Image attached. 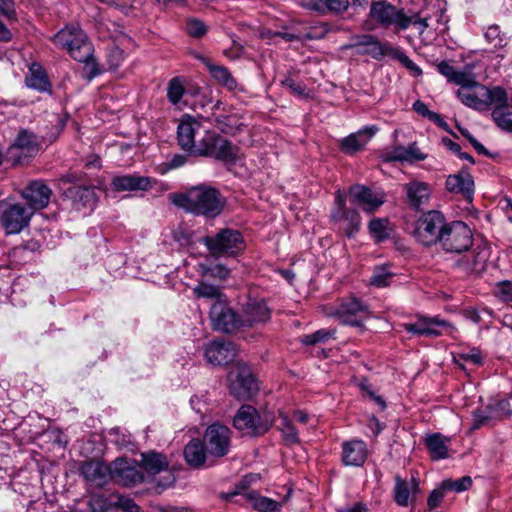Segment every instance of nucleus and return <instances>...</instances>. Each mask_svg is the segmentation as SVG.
<instances>
[{
	"instance_id": "nucleus-1",
	"label": "nucleus",
	"mask_w": 512,
	"mask_h": 512,
	"mask_svg": "<svg viewBox=\"0 0 512 512\" xmlns=\"http://www.w3.org/2000/svg\"><path fill=\"white\" fill-rule=\"evenodd\" d=\"M169 199L175 206L206 218L219 216L226 204L220 191L207 185L192 187L185 193H172Z\"/></svg>"
},
{
	"instance_id": "nucleus-2",
	"label": "nucleus",
	"mask_w": 512,
	"mask_h": 512,
	"mask_svg": "<svg viewBox=\"0 0 512 512\" xmlns=\"http://www.w3.org/2000/svg\"><path fill=\"white\" fill-rule=\"evenodd\" d=\"M342 50L357 49L361 55H369L373 59L380 61L385 57L397 60L405 68L413 73L414 76L422 74V70L416 65L407 54L399 47L393 46L390 42H381L372 34H357L350 38L349 43L341 47Z\"/></svg>"
},
{
	"instance_id": "nucleus-3",
	"label": "nucleus",
	"mask_w": 512,
	"mask_h": 512,
	"mask_svg": "<svg viewBox=\"0 0 512 512\" xmlns=\"http://www.w3.org/2000/svg\"><path fill=\"white\" fill-rule=\"evenodd\" d=\"M52 41L59 48L67 50L70 56L78 62L89 63L90 60H93V45L78 26L66 25L53 36Z\"/></svg>"
},
{
	"instance_id": "nucleus-4",
	"label": "nucleus",
	"mask_w": 512,
	"mask_h": 512,
	"mask_svg": "<svg viewBox=\"0 0 512 512\" xmlns=\"http://www.w3.org/2000/svg\"><path fill=\"white\" fill-rule=\"evenodd\" d=\"M59 181L63 184H71L64 190L63 195L70 202L72 209L86 214L96 208L98 195L95 186L80 184V176L73 172L61 175Z\"/></svg>"
},
{
	"instance_id": "nucleus-5",
	"label": "nucleus",
	"mask_w": 512,
	"mask_h": 512,
	"mask_svg": "<svg viewBox=\"0 0 512 512\" xmlns=\"http://www.w3.org/2000/svg\"><path fill=\"white\" fill-rule=\"evenodd\" d=\"M457 95L466 106L484 112L488 111L494 103L505 100V89L500 86L488 88L476 83L469 89H459Z\"/></svg>"
},
{
	"instance_id": "nucleus-6",
	"label": "nucleus",
	"mask_w": 512,
	"mask_h": 512,
	"mask_svg": "<svg viewBox=\"0 0 512 512\" xmlns=\"http://www.w3.org/2000/svg\"><path fill=\"white\" fill-rule=\"evenodd\" d=\"M446 225L447 221L441 212L430 210L417 219L413 235L424 246L438 245Z\"/></svg>"
},
{
	"instance_id": "nucleus-7",
	"label": "nucleus",
	"mask_w": 512,
	"mask_h": 512,
	"mask_svg": "<svg viewBox=\"0 0 512 512\" xmlns=\"http://www.w3.org/2000/svg\"><path fill=\"white\" fill-rule=\"evenodd\" d=\"M239 148L214 131H206L199 141L196 156L213 157L217 160L234 163L238 160Z\"/></svg>"
},
{
	"instance_id": "nucleus-8",
	"label": "nucleus",
	"mask_w": 512,
	"mask_h": 512,
	"mask_svg": "<svg viewBox=\"0 0 512 512\" xmlns=\"http://www.w3.org/2000/svg\"><path fill=\"white\" fill-rule=\"evenodd\" d=\"M272 413L264 411L259 413L250 405H243L234 417V427L245 434L259 436L265 434L274 423Z\"/></svg>"
},
{
	"instance_id": "nucleus-9",
	"label": "nucleus",
	"mask_w": 512,
	"mask_h": 512,
	"mask_svg": "<svg viewBox=\"0 0 512 512\" xmlns=\"http://www.w3.org/2000/svg\"><path fill=\"white\" fill-rule=\"evenodd\" d=\"M447 253L460 254L473 245V234L469 226L462 221L447 222L438 244Z\"/></svg>"
},
{
	"instance_id": "nucleus-10",
	"label": "nucleus",
	"mask_w": 512,
	"mask_h": 512,
	"mask_svg": "<svg viewBox=\"0 0 512 512\" xmlns=\"http://www.w3.org/2000/svg\"><path fill=\"white\" fill-rule=\"evenodd\" d=\"M330 219L337 229L349 238L353 237L360 229L361 216L357 210L346 207V195L341 190L335 192Z\"/></svg>"
},
{
	"instance_id": "nucleus-11",
	"label": "nucleus",
	"mask_w": 512,
	"mask_h": 512,
	"mask_svg": "<svg viewBox=\"0 0 512 512\" xmlns=\"http://www.w3.org/2000/svg\"><path fill=\"white\" fill-rule=\"evenodd\" d=\"M200 241L213 255L236 256L245 249L242 234L233 229H222L214 236L202 237Z\"/></svg>"
},
{
	"instance_id": "nucleus-12",
	"label": "nucleus",
	"mask_w": 512,
	"mask_h": 512,
	"mask_svg": "<svg viewBox=\"0 0 512 512\" xmlns=\"http://www.w3.org/2000/svg\"><path fill=\"white\" fill-rule=\"evenodd\" d=\"M34 211L20 203L0 202V223L6 234H18L30 223Z\"/></svg>"
},
{
	"instance_id": "nucleus-13",
	"label": "nucleus",
	"mask_w": 512,
	"mask_h": 512,
	"mask_svg": "<svg viewBox=\"0 0 512 512\" xmlns=\"http://www.w3.org/2000/svg\"><path fill=\"white\" fill-rule=\"evenodd\" d=\"M369 15L384 27L406 30L412 24V17L389 2H372Z\"/></svg>"
},
{
	"instance_id": "nucleus-14",
	"label": "nucleus",
	"mask_w": 512,
	"mask_h": 512,
	"mask_svg": "<svg viewBox=\"0 0 512 512\" xmlns=\"http://www.w3.org/2000/svg\"><path fill=\"white\" fill-rule=\"evenodd\" d=\"M231 435V430L221 423L208 426L203 436L208 455L217 458L226 456L231 447Z\"/></svg>"
},
{
	"instance_id": "nucleus-15",
	"label": "nucleus",
	"mask_w": 512,
	"mask_h": 512,
	"mask_svg": "<svg viewBox=\"0 0 512 512\" xmlns=\"http://www.w3.org/2000/svg\"><path fill=\"white\" fill-rule=\"evenodd\" d=\"M210 321L214 330L232 333L242 328L241 315H238L229 305L226 299L215 301L210 308Z\"/></svg>"
},
{
	"instance_id": "nucleus-16",
	"label": "nucleus",
	"mask_w": 512,
	"mask_h": 512,
	"mask_svg": "<svg viewBox=\"0 0 512 512\" xmlns=\"http://www.w3.org/2000/svg\"><path fill=\"white\" fill-rule=\"evenodd\" d=\"M334 315L342 325L362 328L364 320L370 317L371 312L368 305L351 297L341 301Z\"/></svg>"
},
{
	"instance_id": "nucleus-17",
	"label": "nucleus",
	"mask_w": 512,
	"mask_h": 512,
	"mask_svg": "<svg viewBox=\"0 0 512 512\" xmlns=\"http://www.w3.org/2000/svg\"><path fill=\"white\" fill-rule=\"evenodd\" d=\"M228 379L230 393L238 400H249L258 391V383L246 367L231 371Z\"/></svg>"
},
{
	"instance_id": "nucleus-18",
	"label": "nucleus",
	"mask_w": 512,
	"mask_h": 512,
	"mask_svg": "<svg viewBox=\"0 0 512 512\" xmlns=\"http://www.w3.org/2000/svg\"><path fill=\"white\" fill-rule=\"evenodd\" d=\"M202 127L195 117L185 114L181 117L177 127V143L188 155L196 156L199 143L195 142V135Z\"/></svg>"
},
{
	"instance_id": "nucleus-19",
	"label": "nucleus",
	"mask_w": 512,
	"mask_h": 512,
	"mask_svg": "<svg viewBox=\"0 0 512 512\" xmlns=\"http://www.w3.org/2000/svg\"><path fill=\"white\" fill-rule=\"evenodd\" d=\"M111 479L125 487H132L144 481V475L134 461L117 458L111 463Z\"/></svg>"
},
{
	"instance_id": "nucleus-20",
	"label": "nucleus",
	"mask_w": 512,
	"mask_h": 512,
	"mask_svg": "<svg viewBox=\"0 0 512 512\" xmlns=\"http://www.w3.org/2000/svg\"><path fill=\"white\" fill-rule=\"evenodd\" d=\"M79 474L89 486L102 488L111 480V464L99 460L83 461L79 466Z\"/></svg>"
},
{
	"instance_id": "nucleus-21",
	"label": "nucleus",
	"mask_w": 512,
	"mask_h": 512,
	"mask_svg": "<svg viewBox=\"0 0 512 512\" xmlns=\"http://www.w3.org/2000/svg\"><path fill=\"white\" fill-rule=\"evenodd\" d=\"M349 195L354 204L359 205L363 211L372 213L385 202V194L371 188L356 184L349 188Z\"/></svg>"
},
{
	"instance_id": "nucleus-22",
	"label": "nucleus",
	"mask_w": 512,
	"mask_h": 512,
	"mask_svg": "<svg viewBox=\"0 0 512 512\" xmlns=\"http://www.w3.org/2000/svg\"><path fill=\"white\" fill-rule=\"evenodd\" d=\"M236 354L237 349L232 342L220 339L210 342L204 351L206 360L214 366L226 365L232 362Z\"/></svg>"
},
{
	"instance_id": "nucleus-23",
	"label": "nucleus",
	"mask_w": 512,
	"mask_h": 512,
	"mask_svg": "<svg viewBox=\"0 0 512 512\" xmlns=\"http://www.w3.org/2000/svg\"><path fill=\"white\" fill-rule=\"evenodd\" d=\"M402 328L408 333L417 336L437 337L442 334L443 328H453L452 325L438 317H420L414 323H404Z\"/></svg>"
},
{
	"instance_id": "nucleus-24",
	"label": "nucleus",
	"mask_w": 512,
	"mask_h": 512,
	"mask_svg": "<svg viewBox=\"0 0 512 512\" xmlns=\"http://www.w3.org/2000/svg\"><path fill=\"white\" fill-rule=\"evenodd\" d=\"M38 151L36 136L27 130L21 131L8 149V155L15 163H23Z\"/></svg>"
},
{
	"instance_id": "nucleus-25",
	"label": "nucleus",
	"mask_w": 512,
	"mask_h": 512,
	"mask_svg": "<svg viewBox=\"0 0 512 512\" xmlns=\"http://www.w3.org/2000/svg\"><path fill=\"white\" fill-rule=\"evenodd\" d=\"M22 197L33 211L44 209L49 205L52 190L42 180L30 182L22 191Z\"/></svg>"
},
{
	"instance_id": "nucleus-26",
	"label": "nucleus",
	"mask_w": 512,
	"mask_h": 512,
	"mask_svg": "<svg viewBox=\"0 0 512 512\" xmlns=\"http://www.w3.org/2000/svg\"><path fill=\"white\" fill-rule=\"evenodd\" d=\"M271 318V311L263 300L250 299L242 309V327L265 323Z\"/></svg>"
},
{
	"instance_id": "nucleus-27",
	"label": "nucleus",
	"mask_w": 512,
	"mask_h": 512,
	"mask_svg": "<svg viewBox=\"0 0 512 512\" xmlns=\"http://www.w3.org/2000/svg\"><path fill=\"white\" fill-rule=\"evenodd\" d=\"M378 128L375 125L365 126L355 133L340 140V149L345 154H355L362 150L371 138L376 134Z\"/></svg>"
},
{
	"instance_id": "nucleus-28",
	"label": "nucleus",
	"mask_w": 512,
	"mask_h": 512,
	"mask_svg": "<svg viewBox=\"0 0 512 512\" xmlns=\"http://www.w3.org/2000/svg\"><path fill=\"white\" fill-rule=\"evenodd\" d=\"M380 158L383 162H414L422 161L426 155L422 153L415 143L410 144L407 148L403 146H393L386 148L381 152Z\"/></svg>"
},
{
	"instance_id": "nucleus-29",
	"label": "nucleus",
	"mask_w": 512,
	"mask_h": 512,
	"mask_svg": "<svg viewBox=\"0 0 512 512\" xmlns=\"http://www.w3.org/2000/svg\"><path fill=\"white\" fill-rule=\"evenodd\" d=\"M368 457L367 445L363 440L353 439L342 443V462L345 466H362Z\"/></svg>"
},
{
	"instance_id": "nucleus-30",
	"label": "nucleus",
	"mask_w": 512,
	"mask_h": 512,
	"mask_svg": "<svg viewBox=\"0 0 512 512\" xmlns=\"http://www.w3.org/2000/svg\"><path fill=\"white\" fill-rule=\"evenodd\" d=\"M197 58L205 65L210 76L219 85L228 91H236L239 89V84L227 67L214 64L210 59L204 56H197Z\"/></svg>"
},
{
	"instance_id": "nucleus-31",
	"label": "nucleus",
	"mask_w": 512,
	"mask_h": 512,
	"mask_svg": "<svg viewBox=\"0 0 512 512\" xmlns=\"http://www.w3.org/2000/svg\"><path fill=\"white\" fill-rule=\"evenodd\" d=\"M111 185L115 191H147L152 188V179L140 175H119L112 179Z\"/></svg>"
},
{
	"instance_id": "nucleus-32",
	"label": "nucleus",
	"mask_w": 512,
	"mask_h": 512,
	"mask_svg": "<svg viewBox=\"0 0 512 512\" xmlns=\"http://www.w3.org/2000/svg\"><path fill=\"white\" fill-rule=\"evenodd\" d=\"M446 188L450 192L462 194L466 199L472 200L474 181L467 171H460L458 174L448 176Z\"/></svg>"
},
{
	"instance_id": "nucleus-33",
	"label": "nucleus",
	"mask_w": 512,
	"mask_h": 512,
	"mask_svg": "<svg viewBox=\"0 0 512 512\" xmlns=\"http://www.w3.org/2000/svg\"><path fill=\"white\" fill-rule=\"evenodd\" d=\"M407 200L415 209H419L426 204L430 197V190L426 183L420 181H412L405 185Z\"/></svg>"
},
{
	"instance_id": "nucleus-34",
	"label": "nucleus",
	"mask_w": 512,
	"mask_h": 512,
	"mask_svg": "<svg viewBox=\"0 0 512 512\" xmlns=\"http://www.w3.org/2000/svg\"><path fill=\"white\" fill-rule=\"evenodd\" d=\"M491 113L492 119L496 125L507 132H512V105L508 103V94L505 91V100L494 103Z\"/></svg>"
},
{
	"instance_id": "nucleus-35",
	"label": "nucleus",
	"mask_w": 512,
	"mask_h": 512,
	"mask_svg": "<svg viewBox=\"0 0 512 512\" xmlns=\"http://www.w3.org/2000/svg\"><path fill=\"white\" fill-rule=\"evenodd\" d=\"M208 453L204 442L200 439H192L184 448V457L186 462L195 468L203 466Z\"/></svg>"
},
{
	"instance_id": "nucleus-36",
	"label": "nucleus",
	"mask_w": 512,
	"mask_h": 512,
	"mask_svg": "<svg viewBox=\"0 0 512 512\" xmlns=\"http://www.w3.org/2000/svg\"><path fill=\"white\" fill-rule=\"evenodd\" d=\"M186 92L185 79L180 76L173 77L167 83V99L177 109H182L184 106H186L187 103L183 99Z\"/></svg>"
},
{
	"instance_id": "nucleus-37",
	"label": "nucleus",
	"mask_w": 512,
	"mask_h": 512,
	"mask_svg": "<svg viewBox=\"0 0 512 512\" xmlns=\"http://www.w3.org/2000/svg\"><path fill=\"white\" fill-rule=\"evenodd\" d=\"M449 438L440 433H432L426 436L425 445L433 460H441L448 457Z\"/></svg>"
},
{
	"instance_id": "nucleus-38",
	"label": "nucleus",
	"mask_w": 512,
	"mask_h": 512,
	"mask_svg": "<svg viewBox=\"0 0 512 512\" xmlns=\"http://www.w3.org/2000/svg\"><path fill=\"white\" fill-rule=\"evenodd\" d=\"M141 466L150 475H156L167 470L169 463L162 453L150 451L141 454Z\"/></svg>"
},
{
	"instance_id": "nucleus-39",
	"label": "nucleus",
	"mask_w": 512,
	"mask_h": 512,
	"mask_svg": "<svg viewBox=\"0 0 512 512\" xmlns=\"http://www.w3.org/2000/svg\"><path fill=\"white\" fill-rule=\"evenodd\" d=\"M303 8L319 15H342L347 11L349 2H301Z\"/></svg>"
},
{
	"instance_id": "nucleus-40",
	"label": "nucleus",
	"mask_w": 512,
	"mask_h": 512,
	"mask_svg": "<svg viewBox=\"0 0 512 512\" xmlns=\"http://www.w3.org/2000/svg\"><path fill=\"white\" fill-rule=\"evenodd\" d=\"M25 82L27 87L35 89L39 92L48 91L50 88V82L46 72L38 63H32L30 65Z\"/></svg>"
},
{
	"instance_id": "nucleus-41",
	"label": "nucleus",
	"mask_w": 512,
	"mask_h": 512,
	"mask_svg": "<svg viewBox=\"0 0 512 512\" xmlns=\"http://www.w3.org/2000/svg\"><path fill=\"white\" fill-rule=\"evenodd\" d=\"M418 489V483L415 479H412L411 482H407L402 479L400 476L395 477V487H394V500L397 505L406 507L410 501L411 491L416 492Z\"/></svg>"
},
{
	"instance_id": "nucleus-42",
	"label": "nucleus",
	"mask_w": 512,
	"mask_h": 512,
	"mask_svg": "<svg viewBox=\"0 0 512 512\" xmlns=\"http://www.w3.org/2000/svg\"><path fill=\"white\" fill-rule=\"evenodd\" d=\"M248 498L252 507L259 512H279L282 508V503L262 496L255 491L249 492Z\"/></svg>"
},
{
	"instance_id": "nucleus-43",
	"label": "nucleus",
	"mask_w": 512,
	"mask_h": 512,
	"mask_svg": "<svg viewBox=\"0 0 512 512\" xmlns=\"http://www.w3.org/2000/svg\"><path fill=\"white\" fill-rule=\"evenodd\" d=\"M14 2H0V42H9L12 32L6 27L3 19L16 20Z\"/></svg>"
},
{
	"instance_id": "nucleus-44",
	"label": "nucleus",
	"mask_w": 512,
	"mask_h": 512,
	"mask_svg": "<svg viewBox=\"0 0 512 512\" xmlns=\"http://www.w3.org/2000/svg\"><path fill=\"white\" fill-rule=\"evenodd\" d=\"M193 293L197 298L215 299H226L220 288L212 284H208L204 281H200L194 288Z\"/></svg>"
},
{
	"instance_id": "nucleus-45",
	"label": "nucleus",
	"mask_w": 512,
	"mask_h": 512,
	"mask_svg": "<svg viewBox=\"0 0 512 512\" xmlns=\"http://www.w3.org/2000/svg\"><path fill=\"white\" fill-rule=\"evenodd\" d=\"M279 425L278 428L282 433L283 439L288 444H295L299 442L298 432L293 426L291 420L287 415L279 414Z\"/></svg>"
},
{
	"instance_id": "nucleus-46",
	"label": "nucleus",
	"mask_w": 512,
	"mask_h": 512,
	"mask_svg": "<svg viewBox=\"0 0 512 512\" xmlns=\"http://www.w3.org/2000/svg\"><path fill=\"white\" fill-rule=\"evenodd\" d=\"M281 85L289 89L290 93L298 98L309 97L310 91L307 86L303 82L297 81L290 74L286 75L284 79L281 80Z\"/></svg>"
},
{
	"instance_id": "nucleus-47",
	"label": "nucleus",
	"mask_w": 512,
	"mask_h": 512,
	"mask_svg": "<svg viewBox=\"0 0 512 512\" xmlns=\"http://www.w3.org/2000/svg\"><path fill=\"white\" fill-rule=\"evenodd\" d=\"M369 231L376 242H382L389 237L388 220L376 218L370 221Z\"/></svg>"
},
{
	"instance_id": "nucleus-48",
	"label": "nucleus",
	"mask_w": 512,
	"mask_h": 512,
	"mask_svg": "<svg viewBox=\"0 0 512 512\" xmlns=\"http://www.w3.org/2000/svg\"><path fill=\"white\" fill-rule=\"evenodd\" d=\"M393 277L394 274L388 268L377 267L369 280V284L378 288L386 287L391 283Z\"/></svg>"
},
{
	"instance_id": "nucleus-49",
	"label": "nucleus",
	"mask_w": 512,
	"mask_h": 512,
	"mask_svg": "<svg viewBox=\"0 0 512 512\" xmlns=\"http://www.w3.org/2000/svg\"><path fill=\"white\" fill-rule=\"evenodd\" d=\"M496 418L492 407L489 406L487 409H476L473 411V423L472 429L476 430L487 425L492 419Z\"/></svg>"
},
{
	"instance_id": "nucleus-50",
	"label": "nucleus",
	"mask_w": 512,
	"mask_h": 512,
	"mask_svg": "<svg viewBox=\"0 0 512 512\" xmlns=\"http://www.w3.org/2000/svg\"><path fill=\"white\" fill-rule=\"evenodd\" d=\"M108 441L116 445L119 449L128 447L131 444V436L120 428H112L108 432Z\"/></svg>"
},
{
	"instance_id": "nucleus-51",
	"label": "nucleus",
	"mask_w": 512,
	"mask_h": 512,
	"mask_svg": "<svg viewBox=\"0 0 512 512\" xmlns=\"http://www.w3.org/2000/svg\"><path fill=\"white\" fill-rule=\"evenodd\" d=\"M484 37L487 42L492 44L495 48H500L505 45L504 35L501 33L498 25H490L484 31Z\"/></svg>"
},
{
	"instance_id": "nucleus-52",
	"label": "nucleus",
	"mask_w": 512,
	"mask_h": 512,
	"mask_svg": "<svg viewBox=\"0 0 512 512\" xmlns=\"http://www.w3.org/2000/svg\"><path fill=\"white\" fill-rule=\"evenodd\" d=\"M413 109L419 115H421L423 117H427L429 120L437 123L438 125L446 126V123L443 121L441 116L436 112L430 111L428 109L427 105L423 101H421V100L415 101L413 103Z\"/></svg>"
},
{
	"instance_id": "nucleus-53",
	"label": "nucleus",
	"mask_w": 512,
	"mask_h": 512,
	"mask_svg": "<svg viewBox=\"0 0 512 512\" xmlns=\"http://www.w3.org/2000/svg\"><path fill=\"white\" fill-rule=\"evenodd\" d=\"M333 335L334 331L320 329L312 334L303 336L301 338V342L305 345H314L316 343L327 341L329 338H332Z\"/></svg>"
},
{
	"instance_id": "nucleus-54",
	"label": "nucleus",
	"mask_w": 512,
	"mask_h": 512,
	"mask_svg": "<svg viewBox=\"0 0 512 512\" xmlns=\"http://www.w3.org/2000/svg\"><path fill=\"white\" fill-rule=\"evenodd\" d=\"M201 274L203 276L225 280L228 278L230 271L224 265L217 264L214 266H201Z\"/></svg>"
},
{
	"instance_id": "nucleus-55",
	"label": "nucleus",
	"mask_w": 512,
	"mask_h": 512,
	"mask_svg": "<svg viewBox=\"0 0 512 512\" xmlns=\"http://www.w3.org/2000/svg\"><path fill=\"white\" fill-rule=\"evenodd\" d=\"M472 485V479L469 476H464L457 480H445L442 482L443 489L462 492L469 489Z\"/></svg>"
},
{
	"instance_id": "nucleus-56",
	"label": "nucleus",
	"mask_w": 512,
	"mask_h": 512,
	"mask_svg": "<svg viewBox=\"0 0 512 512\" xmlns=\"http://www.w3.org/2000/svg\"><path fill=\"white\" fill-rule=\"evenodd\" d=\"M124 60H125L124 50H122L121 48H119L117 46L112 47L109 50L108 56H107V61H108L110 69H113V70L118 69L122 65Z\"/></svg>"
},
{
	"instance_id": "nucleus-57",
	"label": "nucleus",
	"mask_w": 512,
	"mask_h": 512,
	"mask_svg": "<svg viewBox=\"0 0 512 512\" xmlns=\"http://www.w3.org/2000/svg\"><path fill=\"white\" fill-rule=\"evenodd\" d=\"M186 31L190 36L200 38L206 34L207 27L202 21L191 18L187 21Z\"/></svg>"
},
{
	"instance_id": "nucleus-58",
	"label": "nucleus",
	"mask_w": 512,
	"mask_h": 512,
	"mask_svg": "<svg viewBox=\"0 0 512 512\" xmlns=\"http://www.w3.org/2000/svg\"><path fill=\"white\" fill-rule=\"evenodd\" d=\"M114 505L121 509L123 512H139L140 507L135 503L132 498L116 495V501Z\"/></svg>"
},
{
	"instance_id": "nucleus-59",
	"label": "nucleus",
	"mask_w": 512,
	"mask_h": 512,
	"mask_svg": "<svg viewBox=\"0 0 512 512\" xmlns=\"http://www.w3.org/2000/svg\"><path fill=\"white\" fill-rule=\"evenodd\" d=\"M451 82L460 85L461 89H469L477 83L470 73L458 70H456Z\"/></svg>"
},
{
	"instance_id": "nucleus-60",
	"label": "nucleus",
	"mask_w": 512,
	"mask_h": 512,
	"mask_svg": "<svg viewBox=\"0 0 512 512\" xmlns=\"http://www.w3.org/2000/svg\"><path fill=\"white\" fill-rule=\"evenodd\" d=\"M445 491H446V489H443V487L441 486L439 489H434L431 492V494L429 495V497L427 499V505H428L429 509L432 510L440 505V503L444 499Z\"/></svg>"
},
{
	"instance_id": "nucleus-61",
	"label": "nucleus",
	"mask_w": 512,
	"mask_h": 512,
	"mask_svg": "<svg viewBox=\"0 0 512 512\" xmlns=\"http://www.w3.org/2000/svg\"><path fill=\"white\" fill-rule=\"evenodd\" d=\"M232 43H233V45L230 48L225 49L223 51V55L226 58H228L229 60H238L242 57L244 48L242 45L237 43L234 39H233Z\"/></svg>"
},
{
	"instance_id": "nucleus-62",
	"label": "nucleus",
	"mask_w": 512,
	"mask_h": 512,
	"mask_svg": "<svg viewBox=\"0 0 512 512\" xmlns=\"http://www.w3.org/2000/svg\"><path fill=\"white\" fill-rule=\"evenodd\" d=\"M492 410L496 418L506 417L512 413L510 403L507 399L500 400Z\"/></svg>"
},
{
	"instance_id": "nucleus-63",
	"label": "nucleus",
	"mask_w": 512,
	"mask_h": 512,
	"mask_svg": "<svg viewBox=\"0 0 512 512\" xmlns=\"http://www.w3.org/2000/svg\"><path fill=\"white\" fill-rule=\"evenodd\" d=\"M438 72L445 76L449 82H451L456 69L447 61H442L437 65Z\"/></svg>"
},
{
	"instance_id": "nucleus-64",
	"label": "nucleus",
	"mask_w": 512,
	"mask_h": 512,
	"mask_svg": "<svg viewBox=\"0 0 512 512\" xmlns=\"http://www.w3.org/2000/svg\"><path fill=\"white\" fill-rule=\"evenodd\" d=\"M461 358L469 363H472L474 365H479L482 363V356L480 352L476 349H473L467 353L461 354Z\"/></svg>"
}]
</instances>
